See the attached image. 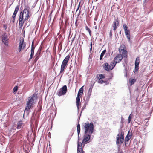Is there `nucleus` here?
<instances>
[{
  "instance_id": "f257e3e1",
  "label": "nucleus",
  "mask_w": 153,
  "mask_h": 153,
  "mask_svg": "<svg viewBox=\"0 0 153 153\" xmlns=\"http://www.w3.org/2000/svg\"><path fill=\"white\" fill-rule=\"evenodd\" d=\"M37 98V95L35 93L33 94V95L28 98V101H27V105L25 110L24 113L25 111L28 112L31 106L35 104V101Z\"/></svg>"
},
{
  "instance_id": "f03ea898",
  "label": "nucleus",
  "mask_w": 153,
  "mask_h": 153,
  "mask_svg": "<svg viewBox=\"0 0 153 153\" xmlns=\"http://www.w3.org/2000/svg\"><path fill=\"white\" fill-rule=\"evenodd\" d=\"M84 134L90 133L92 134L94 132V126L92 122L90 123L87 121L84 126Z\"/></svg>"
},
{
  "instance_id": "7ed1b4c3",
  "label": "nucleus",
  "mask_w": 153,
  "mask_h": 153,
  "mask_svg": "<svg viewBox=\"0 0 153 153\" xmlns=\"http://www.w3.org/2000/svg\"><path fill=\"white\" fill-rule=\"evenodd\" d=\"M70 57V55H68L62 61L60 73H63L65 71L66 68L67 67Z\"/></svg>"
},
{
  "instance_id": "20e7f679",
  "label": "nucleus",
  "mask_w": 153,
  "mask_h": 153,
  "mask_svg": "<svg viewBox=\"0 0 153 153\" xmlns=\"http://www.w3.org/2000/svg\"><path fill=\"white\" fill-rule=\"evenodd\" d=\"M119 133L117 134L116 137V140H118L119 144L121 145L123 143L124 140V132L122 131L121 128L119 130Z\"/></svg>"
},
{
  "instance_id": "39448f33",
  "label": "nucleus",
  "mask_w": 153,
  "mask_h": 153,
  "mask_svg": "<svg viewBox=\"0 0 153 153\" xmlns=\"http://www.w3.org/2000/svg\"><path fill=\"white\" fill-rule=\"evenodd\" d=\"M67 91V86L66 85H65L58 91L56 94L58 96H61L65 94Z\"/></svg>"
},
{
  "instance_id": "423d86ee",
  "label": "nucleus",
  "mask_w": 153,
  "mask_h": 153,
  "mask_svg": "<svg viewBox=\"0 0 153 153\" xmlns=\"http://www.w3.org/2000/svg\"><path fill=\"white\" fill-rule=\"evenodd\" d=\"M119 51L123 58L127 57V51L125 46H120L119 48Z\"/></svg>"
},
{
  "instance_id": "0eeeda50",
  "label": "nucleus",
  "mask_w": 153,
  "mask_h": 153,
  "mask_svg": "<svg viewBox=\"0 0 153 153\" xmlns=\"http://www.w3.org/2000/svg\"><path fill=\"white\" fill-rule=\"evenodd\" d=\"M92 134L86 133L83 136V138L82 141V143H83V146L85 145V143H88L89 140H90Z\"/></svg>"
},
{
  "instance_id": "6e6552de",
  "label": "nucleus",
  "mask_w": 153,
  "mask_h": 153,
  "mask_svg": "<svg viewBox=\"0 0 153 153\" xmlns=\"http://www.w3.org/2000/svg\"><path fill=\"white\" fill-rule=\"evenodd\" d=\"M140 62V59L139 57H137L135 59V62L134 72L135 74H137L138 72L139 69V65Z\"/></svg>"
},
{
  "instance_id": "1a4fd4ad",
  "label": "nucleus",
  "mask_w": 153,
  "mask_h": 153,
  "mask_svg": "<svg viewBox=\"0 0 153 153\" xmlns=\"http://www.w3.org/2000/svg\"><path fill=\"white\" fill-rule=\"evenodd\" d=\"M42 50V48L41 47H40L35 55V59L33 61L34 63H36L37 61L39 58L42 55L41 54Z\"/></svg>"
},
{
  "instance_id": "9d476101",
  "label": "nucleus",
  "mask_w": 153,
  "mask_h": 153,
  "mask_svg": "<svg viewBox=\"0 0 153 153\" xmlns=\"http://www.w3.org/2000/svg\"><path fill=\"white\" fill-rule=\"evenodd\" d=\"M26 46L25 42H24V39H23L22 41H20L19 46V52H20L24 49Z\"/></svg>"
},
{
  "instance_id": "9b49d317",
  "label": "nucleus",
  "mask_w": 153,
  "mask_h": 153,
  "mask_svg": "<svg viewBox=\"0 0 153 153\" xmlns=\"http://www.w3.org/2000/svg\"><path fill=\"white\" fill-rule=\"evenodd\" d=\"M19 9V5H17L15 7L14 11L12 16V22L13 23H14L15 19L17 13Z\"/></svg>"
},
{
  "instance_id": "f8f14e48",
  "label": "nucleus",
  "mask_w": 153,
  "mask_h": 153,
  "mask_svg": "<svg viewBox=\"0 0 153 153\" xmlns=\"http://www.w3.org/2000/svg\"><path fill=\"white\" fill-rule=\"evenodd\" d=\"M8 36L6 33H4L2 35V40L3 42L7 46L8 45Z\"/></svg>"
},
{
  "instance_id": "ddd939ff",
  "label": "nucleus",
  "mask_w": 153,
  "mask_h": 153,
  "mask_svg": "<svg viewBox=\"0 0 153 153\" xmlns=\"http://www.w3.org/2000/svg\"><path fill=\"white\" fill-rule=\"evenodd\" d=\"M103 69L107 71H110L113 69V68H111V65H109L107 62H105L103 64Z\"/></svg>"
},
{
  "instance_id": "4468645a",
  "label": "nucleus",
  "mask_w": 153,
  "mask_h": 153,
  "mask_svg": "<svg viewBox=\"0 0 153 153\" xmlns=\"http://www.w3.org/2000/svg\"><path fill=\"white\" fill-rule=\"evenodd\" d=\"M77 153H81V152L83 150L82 144L81 142H79V140H78L77 142Z\"/></svg>"
},
{
  "instance_id": "2eb2a0df",
  "label": "nucleus",
  "mask_w": 153,
  "mask_h": 153,
  "mask_svg": "<svg viewBox=\"0 0 153 153\" xmlns=\"http://www.w3.org/2000/svg\"><path fill=\"white\" fill-rule=\"evenodd\" d=\"M19 28H21L23 26L24 23L25 22V19H24V17H19Z\"/></svg>"
},
{
  "instance_id": "dca6fc26",
  "label": "nucleus",
  "mask_w": 153,
  "mask_h": 153,
  "mask_svg": "<svg viewBox=\"0 0 153 153\" xmlns=\"http://www.w3.org/2000/svg\"><path fill=\"white\" fill-rule=\"evenodd\" d=\"M123 57L120 53L117 54L114 58V61H116L118 63L120 62L122 59Z\"/></svg>"
},
{
  "instance_id": "f3484780",
  "label": "nucleus",
  "mask_w": 153,
  "mask_h": 153,
  "mask_svg": "<svg viewBox=\"0 0 153 153\" xmlns=\"http://www.w3.org/2000/svg\"><path fill=\"white\" fill-rule=\"evenodd\" d=\"M65 24L63 27H62V30L65 32L66 29L67 25H69V22H68L69 18L67 17L65 18Z\"/></svg>"
},
{
  "instance_id": "a211bd4d",
  "label": "nucleus",
  "mask_w": 153,
  "mask_h": 153,
  "mask_svg": "<svg viewBox=\"0 0 153 153\" xmlns=\"http://www.w3.org/2000/svg\"><path fill=\"white\" fill-rule=\"evenodd\" d=\"M42 100H40L39 101L37 105V107L38 108V111L40 112L41 111L42 109Z\"/></svg>"
},
{
  "instance_id": "6ab92c4d",
  "label": "nucleus",
  "mask_w": 153,
  "mask_h": 153,
  "mask_svg": "<svg viewBox=\"0 0 153 153\" xmlns=\"http://www.w3.org/2000/svg\"><path fill=\"white\" fill-rule=\"evenodd\" d=\"M132 135V134L131 132L130 133V131H129L127 135L125 137V140H126V141H128L131 138Z\"/></svg>"
},
{
  "instance_id": "aec40b11",
  "label": "nucleus",
  "mask_w": 153,
  "mask_h": 153,
  "mask_svg": "<svg viewBox=\"0 0 153 153\" xmlns=\"http://www.w3.org/2000/svg\"><path fill=\"white\" fill-rule=\"evenodd\" d=\"M80 126L79 123H78L77 126V130L78 134V140H79V135L80 132Z\"/></svg>"
},
{
  "instance_id": "412c9836",
  "label": "nucleus",
  "mask_w": 153,
  "mask_h": 153,
  "mask_svg": "<svg viewBox=\"0 0 153 153\" xmlns=\"http://www.w3.org/2000/svg\"><path fill=\"white\" fill-rule=\"evenodd\" d=\"M119 22L118 18H117L116 19H114V21L113 26L115 27H117L119 25Z\"/></svg>"
},
{
  "instance_id": "4be33fe9",
  "label": "nucleus",
  "mask_w": 153,
  "mask_h": 153,
  "mask_svg": "<svg viewBox=\"0 0 153 153\" xmlns=\"http://www.w3.org/2000/svg\"><path fill=\"white\" fill-rule=\"evenodd\" d=\"M84 86H82L79 89L77 94V96H81L83 94V87Z\"/></svg>"
},
{
  "instance_id": "5701e85b",
  "label": "nucleus",
  "mask_w": 153,
  "mask_h": 153,
  "mask_svg": "<svg viewBox=\"0 0 153 153\" xmlns=\"http://www.w3.org/2000/svg\"><path fill=\"white\" fill-rule=\"evenodd\" d=\"M125 34L127 38L128 39V42H130V31H127L126 32H125Z\"/></svg>"
},
{
  "instance_id": "b1692460",
  "label": "nucleus",
  "mask_w": 153,
  "mask_h": 153,
  "mask_svg": "<svg viewBox=\"0 0 153 153\" xmlns=\"http://www.w3.org/2000/svg\"><path fill=\"white\" fill-rule=\"evenodd\" d=\"M116 144L117 146V152L123 151L122 150L120 149L121 145L119 144V142L118 140H116Z\"/></svg>"
},
{
  "instance_id": "393cba45",
  "label": "nucleus",
  "mask_w": 153,
  "mask_h": 153,
  "mask_svg": "<svg viewBox=\"0 0 153 153\" xmlns=\"http://www.w3.org/2000/svg\"><path fill=\"white\" fill-rule=\"evenodd\" d=\"M117 63H118L116 62V61H114V59L111 62L110 64V65H111V68H113V69L116 65V64Z\"/></svg>"
},
{
  "instance_id": "a878e982",
  "label": "nucleus",
  "mask_w": 153,
  "mask_h": 153,
  "mask_svg": "<svg viewBox=\"0 0 153 153\" xmlns=\"http://www.w3.org/2000/svg\"><path fill=\"white\" fill-rule=\"evenodd\" d=\"M23 124V123L22 122V121H20L18 122L17 124V129H20L22 126V125Z\"/></svg>"
},
{
  "instance_id": "bb28decb",
  "label": "nucleus",
  "mask_w": 153,
  "mask_h": 153,
  "mask_svg": "<svg viewBox=\"0 0 153 153\" xmlns=\"http://www.w3.org/2000/svg\"><path fill=\"white\" fill-rule=\"evenodd\" d=\"M96 77L98 79H104L105 78V76L104 75L99 74L97 75Z\"/></svg>"
},
{
  "instance_id": "cd10ccee",
  "label": "nucleus",
  "mask_w": 153,
  "mask_h": 153,
  "mask_svg": "<svg viewBox=\"0 0 153 153\" xmlns=\"http://www.w3.org/2000/svg\"><path fill=\"white\" fill-rule=\"evenodd\" d=\"M106 52V50L105 49L101 53L100 59V60H101L102 59L103 57V56L104 55L105 53Z\"/></svg>"
},
{
  "instance_id": "c85d7f7f",
  "label": "nucleus",
  "mask_w": 153,
  "mask_h": 153,
  "mask_svg": "<svg viewBox=\"0 0 153 153\" xmlns=\"http://www.w3.org/2000/svg\"><path fill=\"white\" fill-rule=\"evenodd\" d=\"M123 28L124 29L125 32H127V31L128 32L129 31H130L128 29V27L127 26V25L126 24H123Z\"/></svg>"
},
{
  "instance_id": "c756f323",
  "label": "nucleus",
  "mask_w": 153,
  "mask_h": 153,
  "mask_svg": "<svg viewBox=\"0 0 153 153\" xmlns=\"http://www.w3.org/2000/svg\"><path fill=\"white\" fill-rule=\"evenodd\" d=\"M124 59H123V60L124 61V62L123 63V66H125V65H127L128 62V59L127 57L123 58Z\"/></svg>"
},
{
  "instance_id": "7c9ffc66",
  "label": "nucleus",
  "mask_w": 153,
  "mask_h": 153,
  "mask_svg": "<svg viewBox=\"0 0 153 153\" xmlns=\"http://www.w3.org/2000/svg\"><path fill=\"white\" fill-rule=\"evenodd\" d=\"M35 47V46L34 45V41L33 40L31 44V51H33L34 52Z\"/></svg>"
},
{
  "instance_id": "2f4dec72",
  "label": "nucleus",
  "mask_w": 153,
  "mask_h": 153,
  "mask_svg": "<svg viewBox=\"0 0 153 153\" xmlns=\"http://www.w3.org/2000/svg\"><path fill=\"white\" fill-rule=\"evenodd\" d=\"M81 96H77L76 99V104H79Z\"/></svg>"
},
{
  "instance_id": "473e14b6",
  "label": "nucleus",
  "mask_w": 153,
  "mask_h": 153,
  "mask_svg": "<svg viewBox=\"0 0 153 153\" xmlns=\"http://www.w3.org/2000/svg\"><path fill=\"white\" fill-rule=\"evenodd\" d=\"M133 116V114L131 113L129 115L128 118V123H130L131 121V119L132 118V117Z\"/></svg>"
},
{
  "instance_id": "72a5a7b5",
  "label": "nucleus",
  "mask_w": 153,
  "mask_h": 153,
  "mask_svg": "<svg viewBox=\"0 0 153 153\" xmlns=\"http://www.w3.org/2000/svg\"><path fill=\"white\" fill-rule=\"evenodd\" d=\"M136 81V80L135 79H133L131 80L130 79L129 82L131 84V85L134 84V83Z\"/></svg>"
},
{
  "instance_id": "f704fd0d",
  "label": "nucleus",
  "mask_w": 153,
  "mask_h": 153,
  "mask_svg": "<svg viewBox=\"0 0 153 153\" xmlns=\"http://www.w3.org/2000/svg\"><path fill=\"white\" fill-rule=\"evenodd\" d=\"M86 30L89 32V35L91 36V31L90 30V28L87 26H85Z\"/></svg>"
},
{
  "instance_id": "c9c22d12",
  "label": "nucleus",
  "mask_w": 153,
  "mask_h": 153,
  "mask_svg": "<svg viewBox=\"0 0 153 153\" xmlns=\"http://www.w3.org/2000/svg\"><path fill=\"white\" fill-rule=\"evenodd\" d=\"M26 14V12H25L23 11L20 12V15L19 17H24V14Z\"/></svg>"
},
{
  "instance_id": "e433bc0d",
  "label": "nucleus",
  "mask_w": 153,
  "mask_h": 153,
  "mask_svg": "<svg viewBox=\"0 0 153 153\" xmlns=\"http://www.w3.org/2000/svg\"><path fill=\"white\" fill-rule=\"evenodd\" d=\"M18 86H17V85L15 86L14 87V88H13V92H16L18 90Z\"/></svg>"
},
{
  "instance_id": "4c0bfd02",
  "label": "nucleus",
  "mask_w": 153,
  "mask_h": 153,
  "mask_svg": "<svg viewBox=\"0 0 153 153\" xmlns=\"http://www.w3.org/2000/svg\"><path fill=\"white\" fill-rule=\"evenodd\" d=\"M98 79L99 80L97 82L98 83L102 84L104 82V81L102 79Z\"/></svg>"
},
{
  "instance_id": "58836bf2",
  "label": "nucleus",
  "mask_w": 153,
  "mask_h": 153,
  "mask_svg": "<svg viewBox=\"0 0 153 153\" xmlns=\"http://www.w3.org/2000/svg\"><path fill=\"white\" fill-rule=\"evenodd\" d=\"M94 83H95V82H94L93 84H92L91 85V86L90 87V88H89L88 91H92V88H93V87L94 86Z\"/></svg>"
},
{
  "instance_id": "ea45409f",
  "label": "nucleus",
  "mask_w": 153,
  "mask_h": 153,
  "mask_svg": "<svg viewBox=\"0 0 153 153\" xmlns=\"http://www.w3.org/2000/svg\"><path fill=\"white\" fill-rule=\"evenodd\" d=\"M34 52L33 51H31V53L30 55V57L31 58H33V57L34 55Z\"/></svg>"
},
{
  "instance_id": "a19ab883",
  "label": "nucleus",
  "mask_w": 153,
  "mask_h": 153,
  "mask_svg": "<svg viewBox=\"0 0 153 153\" xmlns=\"http://www.w3.org/2000/svg\"><path fill=\"white\" fill-rule=\"evenodd\" d=\"M112 36V30H110L109 33L110 38H111Z\"/></svg>"
},
{
  "instance_id": "79ce46f5",
  "label": "nucleus",
  "mask_w": 153,
  "mask_h": 153,
  "mask_svg": "<svg viewBox=\"0 0 153 153\" xmlns=\"http://www.w3.org/2000/svg\"><path fill=\"white\" fill-rule=\"evenodd\" d=\"M29 6L27 4H25L24 6V9L27 8L29 7Z\"/></svg>"
},
{
  "instance_id": "37998d69",
  "label": "nucleus",
  "mask_w": 153,
  "mask_h": 153,
  "mask_svg": "<svg viewBox=\"0 0 153 153\" xmlns=\"http://www.w3.org/2000/svg\"><path fill=\"white\" fill-rule=\"evenodd\" d=\"M52 12H53V11H52L50 13V14L48 16V18H50V20H51V16H52L51 14H52Z\"/></svg>"
},
{
  "instance_id": "c03bdc74",
  "label": "nucleus",
  "mask_w": 153,
  "mask_h": 153,
  "mask_svg": "<svg viewBox=\"0 0 153 153\" xmlns=\"http://www.w3.org/2000/svg\"><path fill=\"white\" fill-rule=\"evenodd\" d=\"M29 17H27L26 16H25V18L24 19L25 21V22H27V21L29 18Z\"/></svg>"
},
{
  "instance_id": "a18cd8bd",
  "label": "nucleus",
  "mask_w": 153,
  "mask_h": 153,
  "mask_svg": "<svg viewBox=\"0 0 153 153\" xmlns=\"http://www.w3.org/2000/svg\"><path fill=\"white\" fill-rule=\"evenodd\" d=\"M92 91H88V96H91V94Z\"/></svg>"
},
{
  "instance_id": "49530a36",
  "label": "nucleus",
  "mask_w": 153,
  "mask_h": 153,
  "mask_svg": "<svg viewBox=\"0 0 153 153\" xmlns=\"http://www.w3.org/2000/svg\"><path fill=\"white\" fill-rule=\"evenodd\" d=\"M30 10V7H28L27 8H26V9H24L23 11L25 12H26V10Z\"/></svg>"
},
{
  "instance_id": "de8ad7c7",
  "label": "nucleus",
  "mask_w": 153,
  "mask_h": 153,
  "mask_svg": "<svg viewBox=\"0 0 153 153\" xmlns=\"http://www.w3.org/2000/svg\"><path fill=\"white\" fill-rule=\"evenodd\" d=\"M80 4H81V2H79V3L78 5V7H77V8L76 10V12L79 9V7H80Z\"/></svg>"
},
{
  "instance_id": "09e8293b",
  "label": "nucleus",
  "mask_w": 153,
  "mask_h": 153,
  "mask_svg": "<svg viewBox=\"0 0 153 153\" xmlns=\"http://www.w3.org/2000/svg\"><path fill=\"white\" fill-rule=\"evenodd\" d=\"M90 96H87L86 100V101H88L89 100L90 98Z\"/></svg>"
},
{
  "instance_id": "8fccbe9b",
  "label": "nucleus",
  "mask_w": 153,
  "mask_h": 153,
  "mask_svg": "<svg viewBox=\"0 0 153 153\" xmlns=\"http://www.w3.org/2000/svg\"><path fill=\"white\" fill-rule=\"evenodd\" d=\"M76 105H77V110H79V108H80L79 104H76Z\"/></svg>"
},
{
  "instance_id": "3c124183",
  "label": "nucleus",
  "mask_w": 153,
  "mask_h": 153,
  "mask_svg": "<svg viewBox=\"0 0 153 153\" xmlns=\"http://www.w3.org/2000/svg\"><path fill=\"white\" fill-rule=\"evenodd\" d=\"M64 22L63 20L61 22V26L60 27V28H61L62 27H63L64 26Z\"/></svg>"
},
{
  "instance_id": "603ef678",
  "label": "nucleus",
  "mask_w": 153,
  "mask_h": 153,
  "mask_svg": "<svg viewBox=\"0 0 153 153\" xmlns=\"http://www.w3.org/2000/svg\"><path fill=\"white\" fill-rule=\"evenodd\" d=\"M128 141H126V140H125L124 144L126 146H127V144H128Z\"/></svg>"
},
{
  "instance_id": "864d4df0",
  "label": "nucleus",
  "mask_w": 153,
  "mask_h": 153,
  "mask_svg": "<svg viewBox=\"0 0 153 153\" xmlns=\"http://www.w3.org/2000/svg\"><path fill=\"white\" fill-rule=\"evenodd\" d=\"M86 105H84L82 108L81 111H82L85 109V108L86 107Z\"/></svg>"
},
{
  "instance_id": "5fc2aeb1",
  "label": "nucleus",
  "mask_w": 153,
  "mask_h": 153,
  "mask_svg": "<svg viewBox=\"0 0 153 153\" xmlns=\"http://www.w3.org/2000/svg\"><path fill=\"white\" fill-rule=\"evenodd\" d=\"M125 76L126 77H127V71H126V70H125Z\"/></svg>"
},
{
  "instance_id": "6e6d98bb",
  "label": "nucleus",
  "mask_w": 153,
  "mask_h": 153,
  "mask_svg": "<svg viewBox=\"0 0 153 153\" xmlns=\"http://www.w3.org/2000/svg\"><path fill=\"white\" fill-rule=\"evenodd\" d=\"M113 30H116L117 27H115V26H113Z\"/></svg>"
},
{
  "instance_id": "4d7b16f0",
  "label": "nucleus",
  "mask_w": 153,
  "mask_h": 153,
  "mask_svg": "<svg viewBox=\"0 0 153 153\" xmlns=\"http://www.w3.org/2000/svg\"><path fill=\"white\" fill-rule=\"evenodd\" d=\"M81 8H80V10H79V13H78V16H79L80 15V14L81 13Z\"/></svg>"
},
{
  "instance_id": "13d9d810",
  "label": "nucleus",
  "mask_w": 153,
  "mask_h": 153,
  "mask_svg": "<svg viewBox=\"0 0 153 153\" xmlns=\"http://www.w3.org/2000/svg\"><path fill=\"white\" fill-rule=\"evenodd\" d=\"M46 53L47 54L50 53V52L48 50V49L46 50Z\"/></svg>"
},
{
  "instance_id": "bf43d9fd",
  "label": "nucleus",
  "mask_w": 153,
  "mask_h": 153,
  "mask_svg": "<svg viewBox=\"0 0 153 153\" xmlns=\"http://www.w3.org/2000/svg\"><path fill=\"white\" fill-rule=\"evenodd\" d=\"M29 15H30V13H26V16H27V17H30V16H29Z\"/></svg>"
},
{
  "instance_id": "052dcab7",
  "label": "nucleus",
  "mask_w": 153,
  "mask_h": 153,
  "mask_svg": "<svg viewBox=\"0 0 153 153\" xmlns=\"http://www.w3.org/2000/svg\"><path fill=\"white\" fill-rule=\"evenodd\" d=\"M82 111H81L80 112V114H79V116H78V117L79 118H80V117H81V114H82Z\"/></svg>"
},
{
  "instance_id": "680f3d73",
  "label": "nucleus",
  "mask_w": 153,
  "mask_h": 153,
  "mask_svg": "<svg viewBox=\"0 0 153 153\" xmlns=\"http://www.w3.org/2000/svg\"><path fill=\"white\" fill-rule=\"evenodd\" d=\"M90 47H91V48H92V43L91 41V43H90Z\"/></svg>"
},
{
  "instance_id": "e2e57ef3",
  "label": "nucleus",
  "mask_w": 153,
  "mask_h": 153,
  "mask_svg": "<svg viewBox=\"0 0 153 153\" xmlns=\"http://www.w3.org/2000/svg\"><path fill=\"white\" fill-rule=\"evenodd\" d=\"M32 59V58H31V57H30V58H29V59H28V62H29L30 61V60Z\"/></svg>"
},
{
  "instance_id": "0e129e2a",
  "label": "nucleus",
  "mask_w": 153,
  "mask_h": 153,
  "mask_svg": "<svg viewBox=\"0 0 153 153\" xmlns=\"http://www.w3.org/2000/svg\"><path fill=\"white\" fill-rule=\"evenodd\" d=\"M26 13H30V10H26Z\"/></svg>"
},
{
  "instance_id": "69168bd1",
  "label": "nucleus",
  "mask_w": 153,
  "mask_h": 153,
  "mask_svg": "<svg viewBox=\"0 0 153 153\" xmlns=\"http://www.w3.org/2000/svg\"><path fill=\"white\" fill-rule=\"evenodd\" d=\"M80 118H79V117H78V119H77V120L78 121V123H79V122L80 120Z\"/></svg>"
},
{
  "instance_id": "338daca9",
  "label": "nucleus",
  "mask_w": 153,
  "mask_h": 153,
  "mask_svg": "<svg viewBox=\"0 0 153 153\" xmlns=\"http://www.w3.org/2000/svg\"><path fill=\"white\" fill-rule=\"evenodd\" d=\"M117 153H124L123 151H120L119 152H117Z\"/></svg>"
},
{
  "instance_id": "774afa93",
  "label": "nucleus",
  "mask_w": 153,
  "mask_h": 153,
  "mask_svg": "<svg viewBox=\"0 0 153 153\" xmlns=\"http://www.w3.org/2000/svg\"><path fill=\"white\" fill-rule=\"evenodd\" d=\"M92 50V48H91V47H90V53L91 51Z\"/></svg>"
}]
</instances>
